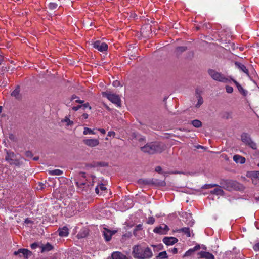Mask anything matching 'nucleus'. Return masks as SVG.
Wrapping results in <instances>:
<instances>
[{
  "label": "nucleus",
  "mask_w": 259,
  "mask_h": 259,
  "mask_svg": "<svg viewBox=\"0 0 259 259\" xmlns=\"http://www.w3.org/2000/svg\"><path fill=\"white\" fill-rule=\"evenodd\" d=\"M33 159L35 161L37 160L38 159V157H35L33 158Z\"/></svg>",
  "instance_id": "nucleus-61"
},
{
  "label": "nucleus",
  "mask_w": 259,
  "mask_h": 259,
  "mask_svg": "<svg viewBox=\"0 0 259 259\" xmlns=\"http://www.w3.org/2000/svg\"><path fill=\"white\" fill-rule=\"evenodd\" d=\"M200 248L201 247L200 245H196L193 248H190L188 251H187L184 254V257H188L192 255L195 251L199 250Z\"/></svg>",
  "instance_id": "nucleus-17"
},
{
  "label": "nucleus",
  "mask_w": 259,
  "mask_h": 259,
  "mask_svg": "<svg viewBox=\"0 0 259 259\" xmlns=\"http://www.w3.org/2000/svg\"><path fill=\"white\" fill-rule=\"evenodd\" d=\"M220 184L223 188L228 191H232L236 188L237 183L236 181L233 180H222L220 182Z\"/></svg>",
  "instance_id": "nucleus-7"
},
{
  "label": "nucleus",
  "mask_w": 259,
  "mask_h": 259,
  "mask_svg": "<svg viewBox=\"0 0 259 259\" xmlns=\"http://www.w3.org/2000/svg\"><path fill=\"white\" fill-rule=\"evenodd\" d=\"M83 109H85L87 108H89L90 109H91V107L90 106L89 103H85L82 105H81Z\"/></svg>",
  "instance_id": "nucleus-42"
},
{
  "label": "nucleus",
  "mask_w": 259,
  "mask_h": 259,
  "mask_svg": "<svg viewBox=\"0 0 259 259\" xmlns=\"http://www.w3.org/2000/svg\"><path fill=\"white\" fill-rule=\"evenodd\" d=\"M48 173L50 175H52V176H55V175L60 176V175H62L63 172V171H62L60 169H54V170H49Z\"/></svg>",
  "instance_id": "nucleus-27"
},
{
  "label": "nucleus",
  "mask_w": 259,
  "mask_h": 259,
  "mask_svg": "<svg viewBox=\"0 0 259 259\" xmlns=\"http://www.w3.org/2000/svg\"><path fill=\"white\" fill-rule=\"evenodd\" d=\"M187 48L185 46L178 47L176 48V52L177 53H181L186 51Z\"/></svg>",
  "instance_id": "nucleus-36"
},
{
  "label": "nucleus",
  "mask_w": 259,
  "mask_h": 259,
  "mask_svg": "<svg viewBox=\"0 0 259 259\" xmlns=\"http://www.w3.org/2000/svg\"><path fill=\"white\" fill-rule=\"evenodd\" d=\"M103 96L106 97L112 103L115 104L118 107L121 106L120 98L118 95L112 93L110 91H106L102 93Z\"/></svg>",
  "instance_id": "nucleus-5"
},
{
  "label": "nucleus",
  "mask_w": 259,
  "mask_h": 259,
  "mask_svg": "<svg viewBox=\"0 0 259 259\" xmlns=\"http://www.w3.org/2000/svg\"><path fill=\"white\" fill-rule=\"evenodd\" d=\"M82 108V106L80 105H78L77 106H74L72 107V110H74V111H77L79 109Z\"/></svg>",
  "instance_id": "nucleus-50"
},
{
  "label": "nucleus",
  "mask_w": 259,
  "mask_h": 259,
  "mask_svg": "<svg viewBox=\"0 0 259 259\" xmlns=\"http://www.w3.org/2000/svg\"><path fill=\"white\" fill-rule=\"evenodd\" d=\"M139 137V134L138 133L133 132L131 134V138L132 140H136L137 138Z\"/></svg>",
  "instance_id": "nucleus-39"
},
{
  "label": "nucleus",
  "mask_w": 259,
  "mask_h": 259,
  "mask_svg": "<svg viewBox=\"0 0 259 259\" xmlns=\"http://www.w3.org/2000/svg\"><path fill=\"white\" fill-rule=\"evenodd\" d=\"M191 123L193 126L197 128L200 127L202 125L201 121L197 119L192 120Z\"/></svg>",
  "instance_id": "nucleus-30"
},
{
  "label": "nucleus",
  "mask_w": 259,
  "mask_h": 259,
  "mask_svg": "<svg viewBox=\"0 0 259 259\" xmlns=\"http://www.w3.org/2000/svg\"><path fill=\"white\" fill-rule=\"evenodd\" d=\"M76 184L78 187H81L82 186L85 185L86 184V182L85 181H77L76 182Z\"/></svg>",
  "instance_id": "nucleus-41"
},
{
  "label": "nucleus",
  "mask_w": 259,
  "mask_h": 259,
  "mask_svg": "<svg viewBox=\"0 0 259 259\" xmlns=\"http://www.w3.org/2000/svg\"><path fill=\"white\" fill-rule=\"evenodd\" d=\"M2 56L0 55V61H1L2 60Z\"/></svg>",
  "instance_id": "nucleus-64"
},
{
  "label": "nucleus",
  "mask_w": 259,
  "mask_h": 259,
  "mask_svg": "<svg viewBox=\"0 0 259 259\" xmlns=\"http://www.w3.org/2000/svg\"><path fill=\"white\" fill-rule=\"evenodd\" d=\"M196 97L198 99V102L197 104L195 105V107L198 108L203 103V98L201 96L198 90H196Z\"/></svg>",
  "instance_id": "nucleus-18"
},
{
  "label": "nucleus",
  "mask_w": 259,
  "mask_h": 259,
  "mask_svg": "<svg viewBox=\"0 0 259 259\" xmlns=\"http://www.w3.org/2000/svg\"><path fill=\"white\" fill-rule=\"evenodd\" d=\"M79 176L80 178H82L83 179H85V174L84 172H80Z\"/></svg>",
  "instance_id": "nucleus-54"
},
{
  "label": "nucleus",
  "mask_w": 259,
  "mask_h": 259,
  "mask_svg": "<svg viewBox=\"0 0 259 259\" xmlns=\"http://www.w3.org/2000/svg\"><path fill=\"white\" fill-rule=\"evenodd\" d=\"M83 134L85 135H88V134L94 135V134H95V133L92 129L85 127L84 128Z\"/></svg>",
  "instance_id": "nucleus-32"
},
{
  "label": "nucleus",
  "mask_w": 259,
  "mask_h": 259,
  "mask_svg": "<svg viewBox=\"0 0 259 259\" xmlns=\"http://www.w3.org/2000/svg\"><path fill=\"white\" fill-rule=\"evenodd\" d=\"M203 249H205L206 250V247L205 246H203V247H202Z\"/></svg>",
  "instance_id": "nucleus-63"
},
{
  "label": "nucleus",
  "mask_w": 259,
  "mask_h": 259,
  "mask_svg": "<svg viewBox=\"0 0 259 259\" xmlns=\"http://www.w3.org/2000/svg\"><path fill=\"white\" fill-rule=\"evenodd\" d=\"M233 160L237 163L243 164L245 162V157L239 155H235L233 157Z\"/></svg>",
  "instance_id": "nucleus-20"
},
{
  "label": "nucleus",
  "mask_w": 259,
  "mask_h": 259,
  "mask_svg": "<svg viewBox=\"0 0 259 259\" xmlns=\"http://www.w3.org/2000/svg\"><path fill=\"white\" fill-rule=\"evenodd\" d=\"M45 185V184H42V183H39V186L40 187V188L41 189H43L44 188V186Z\"/></svg>",
  "instance_id": "nucleus-59"
},
{
  "label": "nucleus",
  "mask_w": 259,
  "mask_h": 259,
  "mask_svg": "<svg viewBox=\"0 0 259 259\" xmlns=\"http://www.w3.org/2000/svg\"><path fill=\"white\" fill-rule=\"evenodd\" d=\"M136 140H138L139 142H141L145 141V138L139 134V137H138V138H137Z\"/></svg>",
  "instance_id": "nucleus-43"
},
{
  "label": "nucleus",
  "mask_w": 259,
  "mask_h": 259,
  "mask_svg": "<svg viewBox=\"0 0 259 259\" xmlns=\"http://www.w3.org/2000/svg\"><path fill=\"white\" fill-rule=\"evenodd\" d=\"M152 246L153 248H157L158 250H161V249H162V244H159L158 245H152Z\"/></svg>",
  "instance_id": "nucleus-48"
},
{
  "label": "nucleus",
  "mask_w": 259,
  "mask_h": 259,
  "mask_svg": "<svg viewBox=\"0 0 259 259\" xmlns=\"http://www.w3.org/2000/svg\"><path fill=\"white\" fill-rule=\"evenodd\" d=\"M138 183L140 185H149L153 183L150 180L140 179L138 180Z\"/></svg>",
  "instance_id": "nucleus-28"
},
{
  "label": "nucleus",
  "mask_w": 259,
  "mask_h": 259,
  "mask_svg": "<svg viewBox=\"0 0 259 259\" xmlns=\"http://www.w3.org/2000/svg\"><path fill=\"white\" fill-rule=\"evenodd\" d=\"M61 122L65 123L66 126L67 127L72 126L74 124V122L73 121L70 120L69 118L66 116L65 118L61 120Z\"/></svg>",
  "instance_id": "nucleus-25"
},
{
  "label": "nucleus",
  "mask_w": 259,
  "mask_h": 259,
  "mask_svg": "<svg viewBox=\"0 0 259 259\" xmlns=\"http://www.w3.org/2000/svg\"><path fill=\"white\" fill-rule=\"evenodd\" d=\"M94 48L100 52L106 51L108 49V45L100 40H97L93 44Z\"/></svg>",
  "instance_id": "nucleus-8"
},
{
  "label": "nucleus",
  "mask_w": 259,
  "mask_h": 259,
  "mask_svg": "<svg viewBox=\"0 0 259 259\" xmlns=\"http://www.w3.org/2000/svg\"><path fill=\"white\" fill-rule=\"evenodd\" d=\"M235 65L242 72H244L247 75H249L248 69L243 64L236 62H235Z\"/></svg>",
  "instance_id": "nucleus-23"
},
{
  "label": "nucleus",
  "mask_w": 259,
  "mask_h": 259,
  "mask_svg": "<svg viewBox=\"0 0 259 259\" xmlns=\"http://www.w3.org/2000/svg\"><path fill=\"white\" fill-rule=\"evenodd\" d=\"M5 159L11 165L20 166L22 164V162L19 159L17 158L16 154L12 151H7Z\"/></svg>",
  "instance_id": "nucleus-6"
},
{
  "label": "nucleus",
  "mask_w": 259,
  "mask_h": 259,
  "mask_svg": "<svg viewBox=\"0 0 259 259\" xmlns=\"http://www.w3.org/2000/svg\"><path fill=\"white\" fill-rule=\"evenodd\" d=\"M255 200H257V201H259V196L258 197H255Z\"/></svg>",
  "instance_id": "nucleus-62"
},
{
  "label": "nucleus",
  "mask_w": 259,
  "mask_h": 259,
  "mask_svg": "<svg viewBox=\"0 0 259 259\" xmlns=\"http://www.w3.org/2000/svg\"><path fill=\"white\" fill-rule=\"evenodd\" d=\"M88 234V231L84 230L82 232H79L77 234V236L79 238L85 237Z\"/></svg>",
  "instance_id": "nucleus-35"
},
{
  "label": "nucleus",
  "mask_w": 259,
  "mask_h": 259,
  "mask_svg": "<svg viewBox=\"0 0 259 259\" xmlns=\"http://www.w3.org/2000/svg\"><path fill=\"white\" fill-rule=\"evenodd\" d=\"M30 222H31V221H30V220L28 218L26 219L25 220V223H27V224L29 223Z\"/></svg>",
  "instance_id": "nucleus-58"
},
{
  "label": "nucleus",
  "mask_w": 259,
  "mask_h": 259,
  "mask_svg": "<svg viewBox=\"0 0 259 259\" xmlns=\"http://www.w3.org/2000/svg\"><path fill=\"white\" fill-rule=\"evenodd\" d=\"M226 91L227 93L231 94L233 92V88L229 85H226L225 87Z\"/></svg>",
  "instance_id": "nucleus-38"
},
{
  "label": "nucleus",
  "mask_w": 259,
  "mask_h": 259,
  "mask_svg": "<svg viewBox=\"0 0 259 259\" xmlns=\"http://www.w3.org/2000/svg\"><path fill=\"white\" fill-rule=\"evenodd\" d=\"M132 254L136 259H149L153 255L152 252L149 247L141 244L133 246Z\"/></svg>",
  "instance_id": "nucleus-1"
},
{
  "label": "nucleus",
  "mask_w": 259,
  "mask_h": 259,
  "mask_svg": "<svg viewBox=\"0 0 259 259\" xmlns=\"http://www.w3.org/2000/svg\"><path fill=\"white\" fill-rule=\"evenodd\" d=\"M83 102H84V101L81 100H76V102L80 103V104H82L83 103Z\"/></svg>",
  "instance_id": "nucleus-57"
},
{
  "label": "nucleus",
  "mask_w": 259,
  "mask_h": 259,
  "mask_svg": "<svg viewBox=\"0 0 259 259\" xmlns=\"http://www.w3.org/2000/svg\"><path fill=\"white\" fill-rule=\"evenodd\" d=\"M168 231V227L165 224H161L159 226L156 227L153 231L155 233L160 234H165L167 231Z\"/></svg>",
  "instance_id": "nucleus-10"
},
{
  "label": "nucleus",
  "mask_w": 259,
  "mask_h": 259,
  "mask_svg": "<svg viewBox=\"0 0 259 259\" xmlns=\"http://www.w3.org/2000/svg\"><path fill=\"white\" fill-rule=\"evenodd\" d=\"M112 259H127L126 256L119 252H113L112 254Z\"/></svg>",
  "instance_id": "nucleus-22"
},
{
  "label": "nucleus",
  "mask_w": 259,
  "mask_h": 259,
  "mask_svg": "<svg viewBox=\"0 0 259 259\" xmlns=\"http://www.w3.org/2000/svg\"><path fill=\"white\" fill-rule=\"evenodd\" d=\"M167 257V253L166 251H163L161 252H160L158 255L157 256V258H160V259H164L166 258Z\"/></svg>",
  "instance_id": "nucleus-33"
},
{
  "label": "nucleus",
  "mask_w": 259,
  "mask_h": 259,
  "mask_svg": "<svg viewBox=\"0 0 259 259\" xmlns=\"http://www.w3.org/2000/svg\"><path fill=\"white\" fill-rule=\"evenodd\" d=\"M229 118H231V114L229 113H227V116L226 117L227 119H228Z\"/></svg>",
  "instance_id": "nucleus-60"
},
{
  "label": "nucleus",
  "mask_w": 259,
  "mask_h": 259,
  "mask_svg": "<svg viewBox=\"0 0 259 259\" xmlns=\"http://www.w3.org/2000/svg\"><path fill=\"white\" fill-rule=\"evenodd\" d=\"M230 79L231 81H232L235 83L239 92L241 93L243 96H246L247 92L245 90L237 81L231 78H230Z\"/></svg>",
  "instance_id": "nucleus-19"
},
{
  "label": "nucleus",
  "mask_w": 259,
  "mask_h": 259,
  "mask_svg": "<svg viewBox=\"0 0 259 259\" xmlns=\"http://www.w3.org/2000/svg\"><path fill=\"white\" fill-rule=\"evenodd\" d=\"M25 155L27 157H31L32 156L33 154L31 152L28 151L25 152Z\"/></svg>",
  "instance_id": "nucleus-51"
},
{
  "label": "nucleus",
  "mask_w": 259,
  "mask_h": 259,
  "mask_svg": "<svg viewBox=\"0 0 259 259\" xmlns=\"http://www.w3.org/2000/svg\"><path fill=\"white\" fill-rule=\"evenodd\" d=\"M116 232V231H111V230L106 228H104L103 231L104 239L106 241H109L111 240L112 236Z\"/></svg>",
  "instance_id": "nucleus-14"
},
{
  "label": "nucleus",
  "mask_w": 259,
  "mask_h": 259,
  "mask_svg": "<svg viewBox=\"0 0 259 259\" xmlns=\"http://www.w3.org/2000/svg\"><path fill=\"white\" fill-rule=\"evenodd\" d=\"M178 241V239L174 237H165L163 239V243L167 245H172Z\"/></svg>",
  "instance_id": "nucleus-15"
},
{
  "label": "nucleus",
  "mask_w": 259,
  "mask_h": 259,
  "mask_svg": "<svg viewBox=\"0 0 259 259\" xmlns=\"http://www.w3.org/2000/svg\"><path fill=\"white\" fill-rule=\"evenodd\" d=\"M155 222V219L153 217H149L147 223L148 224H153Z\"/></svg>",
  "instance_id": "nucleus-40"
},
{
  "label": "nucleus",
  "mask_w": 259,
  "mask_h": 259,
  "mask_svg": "<svg viewBox=\"0 0 259 259\" xmlns=\"http://www.w3.org/2000/svg\"><path fill=\"white\" fill-rule=\"evenodd\" d=\"M169 251L171 252L173 254H176L178 252V249L176 248H173L171 249H169Z\"/></svg>",
  "instance_id": "nucleus-52"
},
{
  "label": "nucleus",
  "mask_w": 259,
  "mask_h": 259,
  "mask_svg": "<svg viewBox=\"0 0 259 259\" xmlns=\"http://www.w3.org/2000/svg\"><path fill=\"white\" fill-rule=\"evenodd\" d=\"M176 232L178 233L182 232L184 233L187 237H193L194 236L192 230H191L188 227H184L177 229L176 230Z\"/></svg>",
  "instance_id": "nucleus-13"
},
{
  "label": "nucleus",
  "mask_w": 259,
  "mask_h": 259,
  "mask_svg": "<svg viewBox=\"0 0 259 259\" xmlns=\"http://www.w3.org/2000/svg\"><path fill=\"white\" fill-rule=\"evenodd\" d=\"M106 190V187L103 184H100L99 185L97 186L95 188L96 193L97 194H99L100 192V191H103Z\"/></svg>",
  "instance_id": "nucleus-29"
},
{
  "label": "nucleus",
  "mask_w": 259,
  "mask_h": 259,
  "mask_svg": "<svg viewBox=\"0 0 259 259\" xmlns=\"http://www.w3.org/2000/svg\"><path fill=\"white\" fill-rule=\"evenodd\" d=\"M198 259H214V256L211 253L207 251H200L197 254Z\"/></svg>",
  "instance_id": "nucleus-11"
},
{
  "label": "nucleus",
  "mask_w": 259,
  "mask_h": 259,
  "mask_svg": "<svg viewBox=\"0 0 259 259\" xmlns=\"http://www.w3.org/2000/svg\"><path fill=\"white\" fill-rule=\"evenodd\" d=\"M41 252H44L45 251H49L52 249V246L49 243H47L46 244L44 245H42L41 246Z\"/></svg>",
  "instance_id": "nucleus-26"
},
{
  "label": "nucleus",
  "mask_w": 259,
  "mask_h": 259,
  "mask_svg": "<svg viewBox=\"0 0 259 259\" xmlns=\"http://www.w3.org/2000/svg\"><path fill=\"white\" fill-rule=\"evenodd\" d=\"M241 140L246 145L249 146L252 149H257L256 144L252 140L250 135L247 133L244 132L241 135Z\"/></svg>",
  "instance_id": "nucleus-4"
},
{
  "label": "nucleus",
  "mask_w": 259,
  "mask_h": 259,
  "mask_svg": "<svg viewBox=\"0 0 259 259\" xmlns=\"http://www.w3.org/2000/svg\"><path fill=\"white\" fill-rule=\"evenodd\" d=\"M208 73L211 77V78L216 81H218L223 83H228L231 82V77H226L224 75L214 70H209Z\"/></svg>",
  "instance_id": "nucleus-3"
},
{
  "label": "nucleus",
  "mask_w": 259,
  "mask_h": 259,
  "mask_svg": "<svg viewBox=\"0 0 259 259\" xmlns=\"http://www.w3.org/2000/svg\"><path fill=\"white\" fill-rule=\"evenodd\" d=\"M82 118H83V119H87V118H88L89 115H88V114H87V113H83V114H82Z\"/></svg>",
  "instance_id": "nucleus-55"
},
{
  "label": "nucleus",
  "mask_w": 259,
  "mask_h": 259,
  "mask_svg": "<svg viewBox=\"0 0 259 259\" xmlns=\"http://www.w3.org/2000/svg\"><path fill=\"white\" fill-rule=\"evenodd\" d=\"M155 170L157 172L160 173L162 171V168L159 166H156L155 168Z\"/></svg>",
  "instance_id": "nucleus-49"
},
{
  "label": "nucleus",
  "mask_w": 259,
  "mask_h": 259,
  "mask_svg": "<svg viewBox=\"0 0 259 259\" xmlns=\"http://www.w3.org/2000/svg\"><path fill=\"white\" fill-rule=\"evenodd\" d=\"M58 5L55 3H50L48 5V7L51 10H54L57 8Z\"/></svg>",
  "instance_id": "nucleus-37"
},
{
  "label": "nucleus",
  "mask_w": 259,
  "mask_h": 259,
  "mask_svg": "<svg viewBox=\"0 0 259 259\" xmlns=\"http://www.w3.org/2000/svg\"><path fill=\"white\" fill-rule=\"evenodd\" d=\"M216 186H218V185L215 184H205L202 187V189H208Z\"/></svg>",
  "instance_id": "nucleus-34"
},
{
  "label": "nucleus",
  "mask_w": 259,
  "mask_h": 259,
  "mask_svg": "<svg viewBox=\"0 0 259 259\" xmlns=\"http://www.w3.org/2000/svg\"><path fill=\"white\" fill-rule=\"evenodd\" d=\"M83 143L90 147H94L99 144V140L97 139H86L83 140Z\"/></svg>",
  "instance_id": "nucleus-9"
},
{
  "label": "nucleus",
  "mask_w": 259,
  "mask_h": 259,
  "mask_svg": "<svg viewBox=\"0 0 259 259\" xmlns=\"http://www.w3.org/2000/svg\"><path fill=\"white\" fill-rule=\"evenodd\" d=\"M253 249L256 251H259V242L256 243L253 246Z\"/></svg>",
  "instance_id": "nucleus-45"
},
{
  "label": "nucleus",
  "mask_w": 259,
  "mask_h": 259,
  "mask_svg": "<svg viewBox=\"0 0 259 259\" xmlns=\"http://www.w3.org/2000/svg\"><path fill=\"white\" fill-rule=\"evenodd\" d=\"M217 188L211 191V193L217 195H223L224 191L220 188V186H216Z\"/></svg>",
  "instance_id": "nucleus-24"
},
{
  "label": "nucleus",
  "mask_w": 259,
  "mask_h": 259,
  "mask_svg": "<svg viewBox=\"0 0 259 259\" xmlns=\"http://www.w3.org/2000/svg\"><path fill=\"white\" fill-rule=\"evenodd\" d=\"M142 229V225L140 224L136 226L135 230L139 231V230H141Z\"/></svg>",
  "instance_id": "nucleus-46"
},
{
  "label": "nucleus",
  "mask_w": 259,
  "mask_h": 259,
  "mask_svg": "<svg viewBox=\"0 0 259 259\" xmlns=\"http://www.w3.org/2000/svg\"><path fill=\"white\" fill-rule=\"evenodd\" d=\"M37 247H38V243H32V244L31 245V249H36Z\"/></svg>",
  "instance_id": "nucleus-47"
},
{
  "label": "nucleus",
  "mask_w": 259,
  "mask_h": 259,
  "mask_svg": "<svg viewBox=\"0 0 259 259\" xmlns=\"http://www.w3.org/2000/svg\"><path fill=\"white\" fill-rule=\"evenodd\" d=\"M20 88L17 87L11 93V95L12 96L15 97L16 98H19V93H20Z\"/></svg>",
  "instance_id": "nucleus-31"
},
{
  "label": "nucleus",
  "mask_w": 259,
  "mask_h": 259,
  "mask_svg": "<svg viewBox=\"0 0 259 259\" xmlns=\"http://www.w3.org/2000/svg\"><path fill=\"white\" fill-rule=\"evenodd\" d=\"M112 84L114 87H117L120 85V83L118 80H115L113 82Z\"/></svg>",
  "instance_id": "nucleus-44"
},
{
  "label": "nucleus",
  "mask_w": 259,
  "mask_h": 259,
  "mask_svg": "<svg viewBox=\"0 0 259 259\" xmlns=\"http://www.w3.org/2000/svg\"><path fill=\"white\" fill-rule=\"evenodd\" d=\"M249 177L252 180V183L256 185L257 184V180H259V171H253L249 173Z\"/></svg>",
  "instance_id": "nucleus-16"
},
{
  "label": "nucleus",
  "mask_w": 259,
  "mask_h": 259,
  "mask_svg": "<svg viewBox=\"0 0 259 259\" xmlns=\"http://www.w3.org/2000/svg\"><path fill=\"white\" fill-rule=\"evenodd\" d=\"M30 253H31V252L26 249H20L14 253L15 255H19L20 257L23 256L24 259H27L28 256Z\"/></svg>",
  "instance_id": "nucleus-12"
},
{
  "label": "nucleus",
  "mask_w": 259,
  "mask_h": 259,
  "mask_svg": "<svg viewBox=\"0 0 259 259\" xmlns=\"http://www.w3.org/2000/svg\"><path fill=\"white\" fill-rule=\"evenodd\" d=\"M115 135V133L113 131H109L108 133V136H113L114 137Z\"/></svg>",
  "instance_id": "nucleus-53"
},
{
  "label": "nucleus",
  "mask_w": 259,
  "mask_h": 259,
  "mask_svg": "<svg viewBox=\"0 0 259 259\" xmlns=\"http://www.w3.org/2000/svg\"><path fill=\"white\" fill-rule=\"evenodd\" d=\"M58 231L59 236L61 237H66L69 234L68 229L66 227H63L62 228H59Z\"/></svg>",
  "instance_id": "nucleus-21"
},
{
  "label": "nucleus",
  "mask_w": 259,
  "mask_h": 259,
  "mask_svg": "<svg viewBox=\"0 0 259 259\" xmlns=\"http://www.w3.org/2000/svg\"><path fill=\"white\" fill-rule=\"evenodd\" d=\"M165 145L159 142H152L147 143L141 147V150L145 153L153 154L156 153H161L165 149Z\"/></svg>",
  "instance_id": "nucleus-2"
},
{
  "label": "nucleus",
  "mask_w": 259,
  "mask_h": 259,
  "mask_svg": "<svg viewBox=\"0 0 259 259\" xmlns=\"http://www.w3.org/2000/svg\"><path fill=\"white\" fill-rule=\"evenodd\" d=\"M98 130L99 131L103 134H105L106 133V131L104 129L99 128L98 129Z\"/></svg>",
  "instance_id": "nucleus-56"
}]
</instances>
